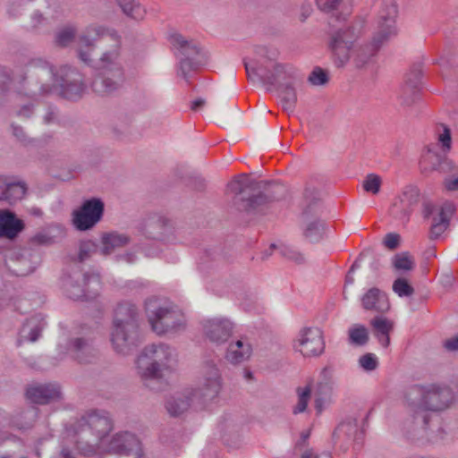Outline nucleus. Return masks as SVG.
Masks as SVG:
<instances>
[{"mask_svg":"<svg viewBox=\"0 0 458 458\" xmlns=\"http://www.w3.org/2000/svg\"><path fill=\"white\" fill-rule=\"evenodd\" d=\"M318 8L326 13H330L337 10L342 0H315Z\"/></svg>","mask_w":458,"mask_h":458,"instance_id":"bf43d9fd","label":"nucleus"},{"mask_svg":"<svg viewBox=\"0 0 458 458\" xmlns=\"http://www.w3.org/2000/svg\"><path fill=\"white\" fill-rule=\"evenodd\" d=\"M132 117L128 114H122L118 117V121L113 125L112 131L115 136L121 138L126 135L132 124Z\"/></svg>","mask_w":458,"mask_h":458,"instance_id":"49530a36","label":"nucleus"},{"mask_svg":"<svg viewBox=\"0 0 458 458\" xmlns=\"http://www.w3.org/2000/svg\"><path fill=\"white\" fill-rule=\"evenodd\" d=\"M38 408L35 406H30L25 411H22L19 414L13 416L10 423L19 428L27 429L32 427L33 423L38 418Z\"/></svg>","mask_w":458,"mask_h":458,"instance_id":"e433bc0d","label":"nucleus"},{"mask_svg":"<svg viewBox=\"0 0 458 458\" xmlns=\"http://www.w3.org/2000/svg\"><path fill=\"white\" fill-rule=\"evenodd\" d=\"M293 347L304 357L319 356L325 349L321 330L318 327L302 328L298 334Z\"/></svg>","mask_w":458,"mask_h":458,"instance_id":"a211bd4d","label":"nucleus"},{"mask_svg":"<svg viewBox=\"0 0 458 458\" xmlns=\"http://www.w3.org/2000/svg\"><path fill=\"white\" fill-rule=\"evenodd\" d=\"M25 228L23 220L10 209H0V238L15 239Z\"/></svg>","mask_w":458,"mask_h":458,"instance_id":"b1692460","label":"nucleus"},{"mask_svg":"<svg viewBox=\"0 0 458 458\" xmlns=\"http://www.w3.org/2000/svg\"><path fill=\"white\" fill-rule=\"evenodd\" d=\"M420 167L424 174H428L432 172L447 174L454 169V164L447 157V153L439 150L437 145L430 144L425 148L421 155Z\"/></svg>","mask_w":458,"mask_h":458,"instance_id":"f3484780","label":"nucleus"},{"mask_svg":"<svg viewBox=\"0 0 458 458\" xmlns=\"http://www.w3.org/2000/svg\"><path fill=\"white\" fill-rule=\"evenodd\" d=\"M422 77V69L420 65L413 66L405 76L404 85L406 87L405 93H412L411 98L405 97V102L407 104H414L419 99V91L420 86V81Z\"/></svg>","mask_w":458,"mask_h":458,"instance_id":"7c9ffc66","label":"nucleus"},{"mask_svg":"<svg viewBox=\"0 0 458 458\" xmlns=\"http://www.w3.org/2000/svg\"><path fill=\"white\" fill-rule=\"evenodd\" d=\"M77 55L98 74L91 87L98 95H109L121 89L125 81L122 58V37L116 30L93 23L87 26L77 37Z\"/></svg>","mask_w":458,"mask_h":458,"instance_id":"f03ea898","label":"nucleus"},{"mask_svg":"<svg viewBox=\"0 0 458 458\" xmlns=\"http://www.w3.org/2000/svg\"><path fill=\"white\" fill-rule=\"evenodd\" d=\"M177 363V352L165 343L146 345L136 360L137 374L143 380L161 379L165 372H171Z\"/></svg>","mask_w":458,"mask_h":458,"instance_id":"0eeeda50","label":"nucleus"},{"mask_svg":"<svg viewBox=\"0 0 458 458\" xmlns=\"http://www.w3.org/2000/svg\"><path fill=\"white\" fill-rule=\"evenodd\" d=\"M421 215L424 219H429L430 217H434L433 215H437L436 216H439V210L443 207H438L430 198L427 196H423L421 199Z\"/></svg>","mask_w":458,"mask_h":458,"instance_id":"09e8293b","label":"nucleus"},{"mask_svg":"<svg viewBox=\"0 0 458 458\" xmlns=\"http://www.w3.org/2000/svg\"><path fill=\"white\" fill-rule=\"evenodd\" d=\"M437 148L439 147L442 152L448 153L452 148V136L451 130L445 124H439L436 130Z\"/></svg>","mask_w":458,"mask_h":458,"instance_id":"37998d69","label":"nucleus"},{"mask_svg":"<svg viewBox=\"0 0 458 458\" xmlns=\"http://www.w3.org/2000/svg\"><path fill=\"white\" fill-rule=\"evenodd\" d=\"M0 458H27L23 444L19 440L16 443L15 450L12 452L0 451Z\"/></svg>","mask_w":458,"mask_h":458,"instance_id":"680f3d73","label":"nucleus"},{"mask_svg":"<svg viewBox=\"0 0 458 458\" xmlns=\"http://www.w3.org/2000/svg\"><path fill=\"white\" fill-rule=\"evenodd\" d=\"M362 431L358 430L357 420L348 419L338 425L333 436L335 439H344L347 442L353 441L359 444L362 439Z\"/></svg>","mask_w":458,"mask_h":458,"instance_id":"c756f323","label":"nucleus"},{"mask_svg":"<svg viewBox=\"0 0 458 458\" xmlns=\"http://www.w3.org/2000/svg\"><path fill=\"white\" fill-rule=\"evenodd\" d=\"M251 346L242 340L231 344L226 352V360L233 364H238L249 359L251 354Z\"/></svg>","mask_w":458,"mask_h":458,"instance_id":"72a5a7b5","label":"nucleus"},{"mask_svg":"<svg viewBox=\"0 0 458 458\" xmlns=\"http://www.w3.org/2000/svg\"><path fill=\"white\" fill-rule=\"evenodd\" d=\"M145 311L152 330L158 335H174L186 328L183 313L165 299L148 298Z\"/></svg>","mask_w":458,"mask_h":458,"instance_id":"1a4fd4ad","label":"nucleus"},{"mask_svg":"<svg viewBox=\"0 0 458 458\" xmlns=\"http://www.w3.org/2000/svg\"><path fill=\"white\" fill-rule=\"evenodd\" d=\"M450 225L449 217L446 214V207H442L439 210V216H434L429 229V239H438L448 228Z\"/></svg>","mask_w":458,"mask_h":458,"instance_id":"4c0bfd02","label":"nucleus"},{"mask_svg":"<svg viewBox=\"0 0 458 458\" xmlns=\"http://www.w3.org/2000/svg\"><path fill=\"white\" fill-rule=\"evenodd\" d=\"M66 295L74 301H89L95 299L101 289L98 275L84 274L81 280L68 277L64 284Z\"/></svg>","mask_w":458,"mask_h":458,"instance_id":"2eb2a0df","label":"nucleus"},{"mask_svg":"<svg viewBox=\"0 0 458 458\" xmlns=\"http://www.w3.org/2000/svg\"><path fill=\"white\" fill-rule=\"evenodd\" d=\"M170 43L179 59L178 74L188 81L189 73L205 64L206 55L197 42L189 40L181 34H172Z\"/></svg>","mask_w":458,"mask_h":458,"instance_id":"9b49d317","label":"nucleus"},{"mask_svg":"<svg viewBox=\"0 0 458 458\" xmlns=\"http://www.w3.org/2000/svg\"><path fill=\"white\" fill-rule=\"evenodd\" d=\"M278 250L283 258L293 261L296 264H302L305 262L304 255L293 247L281 245L278 247Z\"/></svg>","mask_w":458,"mask_h":458,"instance_id":"3c124183","label":"nucleus"},{"mask_svg":"<svg viewBox=\"0 0 458 458\" xmlns=\"http://www.w3.org/2000/svg\"><path fill=\"white\" fill-rule=\"evenodd\" d=\"M299 83L285 82L284 84H280L279 88H276L282 107L288 113H293L296 107L298 101L296 86Z\"/></svg>","mask_w":458,"mask_h":458,"instance_id":"473e14b6","label":"nucleus"},{"mask_svg":"<svg viewBox=\"0 0 458 458\" xmlns=\"http://www.w3.org/2000/svg\"><path fill=\"white\" fill-rule=\"evenodd\" d=\"M14 81L17 93L32 99L47 96L59 88L64 98L76 101L87 89L82 74L76 69L64 66L56 72L52 64L40 57L30 58L19 67Z\"/></svg>","mask_w":458,"mask_h":458,"instance_id":"7ed1b4c3","label":"nucleus"},{"mask_svg":"<svg viewBox=\"0 0 458 458\" xmlns=\"http://www.w3.org/2000/svg\"><path fill=\"white\" fill-rule=\"evenodd\" d=\"M381 183L382 180L379 175L376 174H369L362 182V187L367 192L377 194L380 191Z\"/></svg>","mask_w":458,"mask_h":458,"instance_id":"864d4df0","label":"nucleus"},{"mask_svg":"<svg viewBox=\"0 0 458 458\" xmlns=\"http://www.w3.org/2000/svg\"><path fill=\"white\" fill-rule=\"evenodd\" d=\"M396 15L397 6L394 0H385L384 6L378 14L377 30L372 41L363 45L357 43L364 33L362 19H357L347 25L335 28L333 21H344L346 16L340 13L334 16L328 22L331 27L328 48L335 65L342 68L352 60L357 69H364L373 64L380 47L397 34Z\"/></svg>","mask_w":458,"mask_h":458,"instance_id":"f257e3e1","label":"nucleus"},{"mask_svg":"<svg viewBox=\"0 0 458 458\" xmlns=\"http://www.w3.org/2000/svg\"><path fill=\"white\" fill-rule=\"evenodd\" d=\"M46 325L45 318L41 314H35L27 318L19 331L17 345L20 346L25 342H36Z\"/></svg>","mask_w":458,"mask_h":458,"instance_id":"393cba45","label":"nucleus"},{"mask_svg":"<svg viewBox=\"0 0 458 458\" xmlns=\"http://www.w3.org/2000/svg\"><path fill=\"white\" fill-rule=\"evenodd\" d=\"M444 347L449 352L458 351V335L445 340Z\"/></svg>","mask_w":458,"mask_h":458,"instance_id":"774afa93","label":"nucleus"},{"mask_svg":"<svg viewBox=\"0 0 458 458\" xmlns=\"http://www.w3.org/2000/svg\"><path fill=\"white\" fill-rule=\"evenodd\" d=\"M423 196L417 185H405L394 198L390 208V215L402 225H407L412 212L421 202Z\"/></svg>","mask_w":458,"mask_h":458,"instance_id":"ddd939ff","label":"nucleus"},{"mask_svg":"<svg viewBox=\"0 0 458 458\" xmlns=\"http://www.w3.org/2000/svg\"><path fill=\"white\" fill-rule=\"evenodd\" d=\"M318 195L315 188L307 187L304 191L306 206L301 216L302 230L304 238L310 242H319L326 233L325 222L318 216Z\"/></svg>","mask_w":458,"mask_h":458,"instance_id":"f8f14e48","label":"nucleus"},{"mask_svg":"<svg viewBox=\"0 0 458 458\" xmlns=\"http://www.w3.org/2000/svg\"><path fill=\"white\" fill-rule=\"evenodd\" d=\"M165 409L174 418L182 417L190 409V403H165Z\"/></svg>","mask_w":458,"mask_h":458,"instance_id":"5fc2aeb1","label":"nucleus"},{"mask_svg":"<svg viewBox=\"0 0 458 458\" xmlns=\"http://www.w3.org/2000/svg\"><path fill=\"white\" fill-rule=\"evenodd\" d=\"M369 340L368 328L361 324H354L348 330V342L352 346H365Z\"/></svg>","mask_w":458,"mask_h":458,"instance_id":"58836bf2","label":"nucleus"},{"mask_svg":"<svg viewBox=\"0 0 458 458\" xmlns=\"http://www.w3.org/2000/svg\"><path fill=\"white\" fill-rule=\"evenodd\" d=\"M204 335L212 343L227 341L233 332V323L225 318H208L201 323Z\"/></svg>","mask_w":458,"mask_h":458,"instance_id":"4be33fe9","label":"nucleus"},{"mask_svg":"<svg viewBox=\"0 0 458 458\" xmlns=\"http://www.w3.org/2000/svg\"><path fill=\"white\" fill-rule=\"evenodd\" d=\"M42 122L46 125L56 124L59 123V113L55 106H47L42 115Z\"/></svg>","mask_w":458,"mask_h":458,"instance_id":"13d9d810","label":"nucleus"},{"mask_svg":"<svg viewBox=\"0 0 458 458\" xmlns=\"http://www.w3.org/2000/svg\"><path fill=\"white\" fill-rule=\"evenodd\" d=\"M257 54L263 59L255 65L245 63L248 78L251 81L258 79L267 91L279 88L285 82L300 83L301 76L299 71L289 64L276 62L278 55L276 50H269L265 47H259Z\"/></svg>","mask_w":458,"mask_h":458,"instance_id":"39448f33","label":"nucleus"},{"mask_svg":"<svg viewBox=\"0 0 458 458\" xmlns=\"http://www.w3.org/2000/svg\"><path fill=\"white\" fill-rule=\"evenodd\" d=\"M372 334L383 348L390 345V333L394 330V323L383 316H377L370 320Z\"/></svg>","mask_w":458,"mask_h":458,"instance_id":"cd10ccee","label":"nucleus"},{"mask_svg":"<svg viewBox=\"0 0 458 458\" xmlns=\"http://www.w3.org/2000/svg\"><path fill=\"white\" fill-rule=\"evenodd\" d=\"M411 420L405 425V434L411 440L429 439L427 425L440 412L449 409V403H409Z\"/></svg>","mask_w":458,"mask_h":458,"instance_id":"9d476101","label":"nucleus"},{"mask_svg":"<svg viewBox=\"0 0 458 458\" xmlns=\"http://www.w3.org/2000/svg\"><path fill=\"white\" fill-rule=\"evenodd\" d=\"M29 401H56L64 398L62 387L57 383H33L25 389Z\"/></svg>","mask_w":458,"mask_h":458,"instance_id":"5701e85b","label":"nucleus"},{"mask_svg":"<svg viewBox=\"0 0 458 458\" xmlns=\"http://www.w3.org/2000/svg\"><path fill=\"white\" fill-rule=\"evenodd\" d=\"M35 106L32 103L22 106L17 112V115L23 118H30L34 114Z\"/></svg>","mask_w":458,"mask_h":458,"instance_id":"338daca9","label":"nucleus"},{"mask_svg":"<svg viewBox=\"0 0 458 458\" xmlns=\"http://www.w3.org/2000/svg\"><path fill=\"white\" fill-rule=\"evenodd\" d=\"M334 383L331 379L330 370L325 368L321 371V380L315 390V401H327L333 394Z\"/></svg>","mask_w":458,"mask_h":458,"instance_id":"f704fd0d","label":"nucleus"},{"mask_svg":"<svg viewBox=\"0 0 458 458\" xmlns=\"http://www.w3.org/2000/svg\"><path fill=\"white\" fill-rule=\"evenodd\" d=\"M393 291L399 297H410L414 293V288L409 284L404 277H399L393 283Z\"/></svg>","mask_w":458,"mask_h":458,"instance_id":"de8ad7c7","label":"nucleus"},{"mask_svg":"<svg viewBox=\"0 0 458 458\" xmlns=\"http://www.w3.org/2000/svg\"><path fill=\"white\" fill-rule=\"evenodd\" d=\"M105 204L99 198H91L82 202L72 213V224L78 231H88L95 227L104 216Z\"/></svg>","mask_w":458,"mask_h":458,"instance_id":"4468645a","label":"nucleus"},{"mask_svg":"<svg viewBox=\"0 0 458 458\" xmlns=\"http://www.w3.org/2000/svg\"><path fill=\"white\" fill-rule=\"evenodd\" d=\"M392 264L394 268L401 273L411 271L415 267L414 259L408 251L395 254L392 259Z\"/></svg>","mask_w":458,"mask_h":458,"instance_id":"79ce46f5","label":"nucleus"},{"mask_svg":"<svg viewBox=\"0 0 458 458\" xmlns=\"http://www.w3.org/2000/svg\"><path fill=\"white\" fill-rule=\"evenodd\" d=\"M27 192V185L24 182H9L7 180L3 201H7L10 204L15 203L24 198Z\"/></svg>","mask_w":458,"mask_h":458,"instance_id":"c9c22d12","label":"nucleus"},{"mask_svg":"<svg viewBox=\"0 0 458 458\" xmlns=\"http://www.w3.org/2000/svg\"><path fill=\"white\" fill-rule=\"evenodd\" d=\"M227 192L233 195L232 203L238 211L256 215L263 214L273 202L284 199L286 188L279 183L256 181L242 174L228 182Z\"/></svg>","mask_w":458,"mask_h":458,"instance_id":"20e7f679","label":"nucleus"},{"mask_svg":"<svg viewBox=\"0 0 458 458\" xmlns=\"http://www.w3.org/2000/svg\"><path fill=\"white\" fill-rule=\"evenodd\" d=\"M384 244L389 250H395L400 244V235L394 233H389L385 236Z\"/></svg>","mask_w":458,"mask_h":458,"instance_id":"69168bd1","label":"nucleus"},{"mask_svg":"<svg viewBox=\"0 0 458 458\" xmlns=\"http://www.w3.org/2000/svg\"><path fill=\"white\" fill-rule=\"evenodd\" d=\"M64 235V229L60 225H50L38 232L30 238V242L36 245H51L58 238Z\"/></svg>","mask_w":458,"mask_h":458,"instance_id":"2f4dec72","label":"nucleus"},{"mask_svg":"<svg viewBox=\"0 0 458 458\" xmlns=\"http://www.w3.org/2000/svg\"><path fill=\"white\" fill-rule=\"evenodd\" d=\"M142 233L148 239L164 242L175 240L172 221L161 214H149L141 225Z\"/></svg>","mask_w":458,"mask_h":458,"instance_id":"dca6fc26","label":"nucleus"},{"mask_svg":"<svg viewBox=\"0 0 458 458\" xmlns=\"http://www.w3.org/2000/svg\"><path fill=\"white\" fill-rule=\"evenodd\" d=\"M361 304L364 310L381 314L388 311L390 309L387 295L377 287L369 289L362 295Z\"/></svg>","mask_w":458,"mask_h":458,"instance_id":"a878e982","label":"nucleus"},{"mask_svg":"<svg viewBox=\"0 0 458 458\" xmlns=\"http://www.w3.org/2000/svg\"><path fill=\"white\" fill-rule=\"evenodd\" d=\"M12 130H13V134L14 135V137L19 141H21L22 144L29 145L33 142V140L27 136V134L22 127H21L19 125L13 124Z\"/></svg>","mask_w":458,"mask_h":458,"instance_id":"e2e57ef3","label":"nucleus"},{"mask_svg":"<svg viewBox=\"0 0 458 458\" xmlns=\"http://www.w3.org/2000/svg\"><path fill=\"white\" fill-rule=\"evenodd\" d=\"M47 21V18L39 11L36 10L30 15L28 28L35 30L44 25Z\"/></svg>","mask_w":458,"mask_h":458,"instance_id":"052dcab7","label":"nucleus"},{"mask_svg":"<svg viewBox=\"0 0 458 458\" xmlns=\"http://www.w3.org/2000/svg\"><path fill=\"white\" fill-rule=\"evenodd\" d=\"M107 452L120 455H131L133 458H141L143 452L138 437L128 431L118 432L110 439Z\"/></svg>","mask_w":458,"mask_h":458,"instance_id":"aec40b11","label":"nucleus"},{"mask_svg":"<svg viewBox=\"0 0 458 458\" xmlns=\"http://www.w3.org/2000/svg\"><path fill=\"white\" fill-rule=\"evenodd\" d=\"M65 351L80 363L89 364L96 361L98 352L93 341L82 336L72 337L66 344Z\"/></svg>","mask_w":458,"mask_h":458,"instance_id":"412c9836","label":"nucleus"},{"mask_svg":"<svg viewBox=\"0 0 458 458\" xmlns=\"http://www.w3.org/2000/svg\"><path fill=\"white\" fill-rule=\"evenodd\" d=\"M40 261L39 253L24 249L18 252H13L5 261V266L13 275L25 276L32 273Z\"/></svg>","mask_w":458,"mask_h":458,"instance_id":"6ab92c4d","label":"nucleus"},{"mask_svg":"<svg viewBox=\"0 0 458 458\" xmlns=\"http://www.w3.org/2000/svg\"><path fill=\"white\" fill-rule=\"evenodd\" d=\"M12 77L5 67L0 66V106L6 100L7 92L10 89Z\"/></svg>","mask_w":458,"mask_h":458,"instance_id":"8fccbe9b","label":"nucleus"},{"mask_svg":"<svg viewBox=\"0 0 458 458\" xmlns=\"http://www.w3.org/2000/svg\"><path fill=\"white\" fill-rule=\"evenodd\" d=\"M113 428L114 420L108 411H89L74 425L77 448L86 456L96 454L101 441Z\"/></svg>","mask_w":458,"mask_h":458,"instance_id":"423d86ee","label":"nucleus"},{"mask_svg":"<svg viewBox=\"0 0 458 458\" xmlns=\"http://www.w3.org/2000/svg\"><path fill=\"white\" fill-rule=\"evenodd\" d=\"M76 35L77 28L74 25H66L55 32V44L60 47H66L75 40Z\"/></svg>","mask_w":458,"mask_h":458,"instance_id":"a19ab883","label":"nucleus"},{"mask_svg":"<svg viewBox=\"0 0 458 458\" xmlns=\"http://www.w3.org/2000/svg\"><path fill=\"white\" fill-rule=\"evenodd\" d=\"M328 80L327 72L320 67L314 68L308 77V81L313 86H324Z\"/></svg>","mask_w":458,"mask_h":458,"instance_id":"6e6d98bb","label":"nucleus"},{"mask_svg":"<svg viewBox=\"0 0 458 458\" xmlns=\"http://www.w3.org/2000/svg\"><path fill=\"white\" fill-rule=\"evenodd\" d=\"M358 363L365 371H373L378 366V360L374 353L367 352L359 358Z\"/></svg>","mask_w":458,"mask_h":458,"instance_id":"4d7b16f0","label":"nucleus"},{"mask_svg":"<svg viewBox=\"0 0 458 458\" xmlns=\"http://www.w3.org/2000/svg\"><path fill=\"white\" fill-rule=\"evenodd\" d=\"M202 374L205 382H222L221 375L214 360H208L203 363Z\"/></svg>","mask_w":458,"mask_h":458,"instance_id":"a18cd8bd","label":"nucleus"},{"mask_svg":"<svg viewBox=\"0 0 458 458\" xmlns=\"http://www.w3.org/2000/svg\"><path fill=\"white\" fill-rule=\"evenodd\" d=\"M123 13L131 19L143 20L146 11L137 0H116Z\"/></svg>","mask_w":458,"mask_h":458,"instance_id":"ea45409f","label":"nucleus"},{"mask_svg":"<svg viewBox=\"0 0 458 458\" xmlns=\"http://www.w3.org/2000/svg\"><path fill=\"white\" fill-rule=\"evenodd\" d=\"M139 329V311L135 304L128 301L119 303L113 318L111 342L114 351L127 354L136 345Z\"/></svg>","mask_w":458,"mask_h":458,"instance_id":"6e6552de","label":"nucleus"},{"mask_svg":"<svg viewBox=\"0 0 458 458\" xmlns=\"http://www.w3.org/2000/svg\"><path fill=\"white\" fill-rule=\"evenodd\" d=\"M130 242L131 238L126 233H122L117 231L104 233L101 236V247L99 251L102 255L108 256L116 249L128 245Z\"/></svg>","mask_w":458,"mask_h":458,"instance_id":"c85d7f7f","label":"nucleus"},{"mask_svg":"<svg viewBox=\"0 0 458 458\" xmlns=\"http://www.w3.org/2000/svg\"><path fill=\"white\" fill-rule=\"evenodd\" d=\"M222 389V382L213 381L205 382L202 387H186L183 390V395L186 401L206 400L212 401L219 396Z\"/></svg>","mask_w":458,"mask_h":458,"instance_id":"bb28decb","label":"nucleus"},{"mask_svg":"<svg viewBox=\"0 0 458 458\" xmlns=\"http://www.w3.org/2000/svg\"><path fill=\"white\" fill-rule=\"evenodd\" d=\"M411 389L419 393L432 394L434 395H438L443 391V388L437 385H429L428 386L416 385Z\"/></svg>","mask_w":458,"mask_h":458,"instance_id":"0e129e2a","label":"nucleus"},{"mask_svg":"<svg viewBox=\"0 0 458 458\" xmlns=\"http://www.w3.org/2000/svg\"><path fill=\"white\" fill-rule=\"evenodd\" d=\"M98 250V245L90 240L81 241L79 244L78 260L83 262L88 259L92 253Z\"/></svg>","mask_w":458,"mask_h":458,"instance_id":"603ef678","label":"nucleus"},{"mask_svg":"<svg viewBox=\"0 0 458 458\" xmlns=\"http://www.w3.org/2000/svg\"><path fill=\"white\" fill-rule=\"evenodd\" d=\"M34 0H11L7 8L10 17L19 18L33 6Z\"/></svg>","mask_w":458,"mask_h":458,"instance_id":"c03bdc74","label":"nucleus"}]
</instances>
